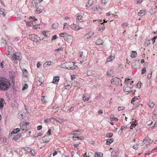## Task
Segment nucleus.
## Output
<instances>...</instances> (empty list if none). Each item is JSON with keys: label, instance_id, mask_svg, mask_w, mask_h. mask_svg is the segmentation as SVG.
Segmentation results:
<instances>
[{"label": "nucleus", "instance_id": "obj_6", "mask_svg": "<svg viewBox=\"0 0 157 157\" xmlns=\"http://www.w3.org/2000/svg\"><path fill=\"white\" fill-rule=\"evenodd\" d=\"M29 38L32 41L38 42L40 40V37L35 34H31L29 35Z\"/></svg>", "mask_w": 157, "mask_h": 157}, {"label": "nucleus", "instance_id": "obj_7", "mask_svg": "<svg viewBox=\"0 0 157 157\" xmlns=\"http://www.w3.org/2000/svg\"><path fill=\"white\" fill-rule=\"evenodd\" d=\"M100 22V24L98 25V31L102 33L105 29V26L104 25V22L101 23V20H99Z\"/></svg>", "mask_w": 157, "mask_h": 157}, {"label": "nucleus", "instance_id": "obj_61", "mask_svg": "<svg viewBox=\"0 0 157 157\" xmlns=\"http://www.w3.org/2000/svg\"><path fill=\"white\" fill-rule=\"evenodd\" d=\"M59 36L61 37H65V34L64 33H60L59 34Z\"/></svg>", "mask_w": 157, "mask_h": 157}, {"label": "nucleus", "instance_id": "obj_54", "mask_svg": "<svg viewBox=\"0 0 157 157\" xmlns=\"http://www.w3.org/2000/svg\"><path fill=\"white\" fill-rule=\"evenodd\" d=\"M146 71V69L145 67L143 68L141 70V74H143Z\"/></svg>", "mask_w": 157, "mask_h": 157}, {"label": "nucleus", "instance_id": "obj_13", "mask_svg": "<svg viewBox=\"0 0 157 157\" xmlns=\"http://www.w3.org/2000/svg\"><path fill=\"white\" fill-rule=\"evenodd\" d=\"M95 43L97 45H103L104 42L101 39L98 38L96 41Z\"/></svg>", "mask_w": 157, "mask_h": 157}, {"label": "nucleus", "instance_id": "obj_46", "mask_svg": "<svg viewBox=\"0 0 157 157\" xmlns=\"http://www.w3.org/2000/svg\"><path fill=\"white\" fill-rule=\"evenodd\" d=\"M52 117H51L50 118H47L44 120V121L45 123H47L51 121V119H52Z\"/></svg>", "mask_w": 157, "mask_h": 157}, {"label": "nucleus", "instance_id": "obj_55", "mask_svg": "<svg viewBox=\"0 0 157 157\" xmlns=\"http://www.w3.org/2000/svg\"><path fill=\"white\" fill-rule=\"evenodd\" d=\"M107 75L108 76L110 77L112 75V71L111 70L108 71L107 72Z\"/></svg>", "mask_w": 157, "mask_h": 157}, {"label": "nucleus", "instance_id": "obj_37", "mask_svg": "<svg viewBox=\"0 0 157 157\" xmlns=\"http://www.w3.org/2000/svg\"><path fill=\"white\" fill-rule=\"evenodd\" d=\"M110 119L112 121H117L118 119L113 115H111L110 117Z\"/></svg>", "mask_w": 157, "mask_h": 157}, {"label": "nucleus", "instance_id": "obj_22", "mask_svg": "<svg viewBox=\"0 0 157 157\" xmlns=\"http://www.w3.org/2000/svg\"><path fill=\"white\" fill-rule=\"evenodd\" d=\"M59 80V77L56 76L53 78L52 82L54 84H57Z\"/></svg>", "mask_w": 157, "mask_h": 157}, {"label": "nucleus", "instance_id": "obj_3", "mask_svg": "<svg viewBox=\"0 0 157 157\" xmlns=\"http://www.w3.org/2000/svg\"><path fill=\"white\" fill-rule=\"evenodd\" d=\"M29 122H21L20 124V129L22 130H27L29 128Z\"/></svg>", "mask_w": 157, "mask_h": 157}, {"label": "nucleus", "instance_id": "obj_50", "mask_svg": "<svg viewBox=\"0 0 157 157\" xmlns=\"http://www.w3.org/2000/svg\"><path fill=\"white\" fill-rule=\"evenodd\" d=\"M29 153L33 156H35L36 154L35 151L34 150H33L32 149L31 150V151H30V152Z\"/></svg>", "mask_w": 157, "mask_h": 157}, {"label": "nucleus", "instance_id": "obj_39", "mask_svg": "<svg viewBox=\"0 0 157 157\" xmlns=\"http://www.w3.org/2000/svg\"><path fill=\"white\" fill-rule=\"evenodd\" d=\"M60 67H61L63 68H67V66L66 62L65 63H63V64H61L60 65Z\"/></svg>", "mask_w": 157, "mask_h": 157}, {"label": "nucleus", "instance_id": "obj_30", "mask_svg": "<svg viewBox=\"0 0 157 157\" xmlns=\"http://www.w3.org/2000/svg\"><path fill=\"white\" fill-rule=\"evenodd\" d=\"M6 49L8 52V54H10L11 52L12 51L13 49V48L10 46H8L6 48Z\"/></svg>", "mask_w": 157, "mask_h": 157}, {"label": "nucleus", "instance_id": "obj_40", "mask_svg": "<svg viewBox=\"0 0 157 157\" xmlns=\"http://www.w3.org/2000/svg\"><path fill=\"white\" fill-rule=\"evenodd\" d=\"M42 11V9L39 8H37L36 10L35 11L36 13H40Z\"/></svg>", "mask_w": 157, "mask_h": 157}, {"label": "nucleus", "instance_id": "obj_58", "mask_svg": "<svg viewBox=\"0 0 157 157\" xmlns=\"http://www.w3.org/2000/svg\"><path fill=\"white\" fill-rule=\"evenodd\" d=\"M31 19L35 21H37V19L35 18V17L34 16L30 17H29V20H31Z\"/></svg>", "mask_w": 157, "mask_h": 157}, {"label": "nucleus", "instance_id": "obj_44", "mask_svg": "<svg viewBox=\"0 0 157 157\" xmlns=\"http://www.w3.org/2000/svg\"><path fill=\"white\" fill-rule=\"evenodd\" d=\"M125 109L124 106H119L118 108V111H122L124 110Z\"/></svg>", "mask_w": 157, "mask_h": 157}, {"label": "nucleus", "instance_id": "obj_16", "mask_svg": "<svg viewBox=\"0 0 157 157\" xmlns=\"http://www.w3.org/2000/svg\"><path fill=\"white\" fill-rule=\"evenodd\" d=\"M81 132L80 130H73L72 132V134L75 135H81Z\"/></svg>", "mask_w": 157, "mask_h": 157}, {"label": "nucleus", "instance_id": "obj_38", "mask_svg": "<svg viewBox=\"0 0 157 157\" xmlns=\"http://www.w3.org/2000/svg\"><path fill=\"white\" fill-rule=\"evenodd\" d=\"M149 106L151 108H153L155 105V103L153 102H150V101L148 103Z\"/></svg>", "mask_w": 157, "mask_h": 157}, {"label": "nucleus", "instance_id": "obj_9", "mask_svg": "<svg viewBox=\"0 0 157 157\" xmlns=\"http://www.w3.org/2000/svg\"><path fill=\"white\" fill-rule=\"evenodd\" d=\"M19 54L17 53H15L13 55V56L11 58L12 60L13 63H14L17 60H19L20 59V56H19Z\"/></svg>", "mask_w": 157, "mask_h": 157}, {"label": "nucleus", "instance_id": "obj_11", "mask_svg": "<svg viewBox=\"0 0 157 157\" xmlns=\"http://www.w3.org/2000/svg\"><path fill=\"white\" fill-rule=\"evenodd\" d=\"M71 28L72 29H73L75 31H77V30H79V29H81L82 28L80 27V26H78V25L76 24H73L72 25H71Z\"/></svg>", "mask_w": 157, "mask_h": 157}, {"label": "nucleus", "instance_id": "obj_35", "mask_svg": "<svg viewBox=\"0 0 157 157\" xmlns=\"http://www.w3.org/2000/svg\"><path fill=\"white\" fill-rule=\"evenodd\" d=\"M134 123H132L130 126V128L131 129H133V128L135 127L136 125L138 124V123L136 121L135 122L134 121Z\"/></svg>", "mask_w": 157, "mask_h": 157}, {"label": "nucleus", "instance_id": "obj_18", "mask_svg": "<svg viewBox=\"0 0 157 157\" xmlns=\"http://www.w3.org/2000/svg\"><path fill=\"white\" fill-rule=\"evenodd\" d=\"M51 61H47L43 64V67L45 68L48 67L51 65Z\"/></svg>", "mask_w": 157, "mask_h": 157}, {"label": "nucleus", "instance_id": "obj_52", "mask_svg": "<svg viewBox=\"0 0 157 157\" xmlns=\"http://www.w3.org/2000/svg\"><path fill=\"white\" fill-rule=\"evenodd\" d=\"M113 136V134L112 133H107L106 134V137H109V138L111 137H112Z\"/></svg>", "mask_w": 157, "mask_h": 157}, {"label": "nucleus", "instance_id": "obj_45", "mask_svg": "<svg viewBox=\"0 0 157 157\" xmlns=\"http://www.w3.org/2000/svg\"><path fill=\"white\" fill-rule=\"evenodd\" d=\"M50 36V34L48 32H46V34L45 35V37H44L43 39L42 40H44L45 39L46 37H49Z\"/></svg>", "mask_w": 157, "mask_h": 157}, {"label": "nucleus", "instance_id": "obj_5", "mask_svg": "<svg viewBox=\"0 0 157 157\" xmlns=\"http://www.w3.org/2000/svg\"><path fill=\"white\" fill-rule=\"evenodd\" d=\"M83 15L84 13H79L77 14V17L76 20L77 23L83 21Z\"/></svg>", "mask_w": 157, "mask_h": 157}, {"label": "nucleus", "instance_id": "obj_20", "mask_svg": "<svg viewBox=\"0 0 157 157\" xmlns=\"http://www.w3.org/2000/svg\"><path fill=\"white\" fill-rule=\"evenodd\" d=\"M21 137V135L18 134H17L14 136L13 138V140L18 141V140L20 139Z\"/></svg>", "mask_w": 157, "mask_h": 157}, {"label": "nucleus", "instance_id": "obj_33", "mask_svg": "<svg viewBox=\"0 0 157 157\" xmlns=\"http://www.w3.org/2000/svg\"><path fill=\"white\" fill-rule=\"evenodd\" d=\"M71 36L70 35H67L65 33V36L64 37V39L66 41L69 42V39H71Z\"/></svg>", "mask_w": 157, "mask_h": 157}, {"label": "nucleus", "instance_id": "obj_26", "mask_svg": "<svg viewBox=\"0 0 157 157\" xmlns=\"http://www.w3.org/2000/svg\"><path fill=\"white\" fill-rule=\"evenodd\" d=\"M93 1L92 0H89L86 4V7H89L91 6L93 4Z\"/></svg>", "mask_w": 157, "mask_h": 157}, {"label": "nucleus", "instance_id": "obj_2", "mask_svg": "<svg viewBox=\"0 0 157 157\" xmlns=\"http://www.w3.org/2000/svg\"><path fill=\"white\" fill-rule=\"evenodd\" d=\"M123 90L125 92H128L132 94H134L136 91L134 89L133 90V87H130L127 84H124Z\"/></svg>", "mask_w": 157, "mask_h": 157}, {"label": "nucleus", "instance_id": "obj_64", "mask_svg": "<svg viewBox=\"0 0 157 157\" xmlns=\"http://www.w3.org/2000/svg\"><path fill=\"white\" fill-rule=\"evenodd\" d=\"M57 38V36L56 35H54L53 36L52 38V41H53L55 39H56Z\"/></svg>", "mask_w": 157, "mask_h": 157}, {"label": "nucleus", "instance_id": "obj_32", "mask_svg": "<svg viewBox=\"0 0 157 157\" xmlns=\"http://www.w3.org/2000/svg\"><path fill=\"white\" fill-rule=\"evenodd\" d=\"M103 154L101 152H96L95 154L94 157H102Z\"/></svg>", "mask_w": 157, "mask_h": 157}, {"label": "nucleus", "instance_id": "obj_51", "mask_svg": "<svg viewBox=\"0 0 157 157\" xmlns=\"http://www.w3.org/2000/svg\"><path fill=\"white\" fill-rule=\"evenodd\" d=\"M128 24L127 23H124L122 24V27L123 28H125L127 26H128Z\"/></svg>", "mask_w": 157, "mask_h": 157}, {"label": "nucleus", "instance_id": "obj_21", "mask_svg": "<svg viewBox=\"0 0 157 157\" xmlns=\"http://www.w3.org/2000/svg\"><path fill=\"white\" fill-rule=\"evenodd\" d=\"M150 138L148 137H146L145 138L143 141V143L146 145H147L149 144V141H150Z\"/></svg>", "mask_w": 157, "mask_h": 157}, {"label": "nucleus", "instance_id": "obj_25", "mask_svg": "<svg viewBox=\"0 0 157 157\" xmlns=\"http://www.w3.org/2000/svg\"><path fill=\"white\" fill-rule=\"evenodd\" d=\"M20 128H17L14 129L12 132L11 133V135H12L13 134L17 133L20 131Z\"/></svg>", "mask_w": 157, "mask_h": 157}, {"label": "nucleus", "instance_id": "obj_4", "mask_svg": "<svg viewBox=\"0 0 157 157\" xmlns=\"http://www.w3.org/2000/svg\"><path fill=\"white\" fill-rule=\"evenodd\" d=\"M67 69H75L78 68L77 66L75 65V63L71 62H66Z\"/></svg>", "mask_w": 157, "mask_h": 157}, {"label": "nucleus", "instance_id": "obj_43", "mask_svg": "<svg viewBox=\"0 0 157 157\" xmlns=\"http://www.w3.org/2000/svg\"><path fill=\"white\" fill-rule=\"evenodd\" d=\"M28 85L26 83H25L22 89V90H26L27 88H28Z\"/></svg>", "mask_w": 157, "mask_h": 157}, {"label": "nucleus", "instance_id": "obj_28", "mask_svg": "<svg viewBox=\"0 0 157 157\" xmlns=\"http://www.w3.org/2000/svg\"><path fill=\"white\" fill-rule=\"evenodd\" d=\"M137 56V53L136 51H132V54L131 55V57L132 58H135Z\"/></svg>", "mask_w": 157, "mask_h": 157}, {"label": "nucleus", "instance_id": "obj_27", "mask_svg": "<svg viewBox=\"0 0 157 157\" xmlns=\"http://www.w3.org/2000/svg\"><path fill=\"white\" fill-rule=\"evenodd\" d=\"M151 41L150 40H147L144 42V45L145 47H147L151 44Z\"/></svg>", "mask_w": 157, "mask_h": 157}, {"label": "nucleus", "instance_id": "obj_36", "mask_svg": "<svg viewBox=\"0 0 157 157\" xmlns=\"http://www.w3.org/2000/svg\"><path fill=\"white\" fill-rule=\"evenodd\" d=\"M22 71L24 76L25 77L27 78L29 76V74L28 72L27 71V70L26 69L24 70H23Z\"/></svg>", "mask_w": 157, "mask_h": 157}, {"label": "nucleus", "instance_id": "obj_49", "mask_svg": "<svg viewBox=\"0 0 157 157\" xmlns=\"http://www.w3.org/2000/svg\"><path fill=\"white\" fill-rule=\"evenodd\" d=\"M32 149L31 148L29 147H26L25 149V150L27 152L29 153L30 152Z\"/></svg>", "mask_w": 157, "mask_h": 157}, {"label": "nucleus", "instance_id": "obj_8", "mask_svg": "<svg viewBox=\"0 0 157 157\" xmlns=\"http://www.w3.org/2000/svg\"><path fill=\"white\" fill-rule=\"evenodd\" d=\"M111 83L116 86H117L119 84L121 80L118 78H114L111 80Z\"/></svg>", "mask_w": 157, "mask_h": 157}, {"label": "nucleus", "instance_id": "obj_48", "mask_svg": "<svg viewBox=\"0 0 157 157\" xmlns=\"http://www.w3.org/2000/svg\"><path fill=\"white\" fill-rule=\"evenodd\" d=\"M45 96H42L41 97V101L43 103H45L46 102V101L45 100Z\"/></svg>", "mask_w": 157, "mask_h": 157}, {"label": "nucleus", "instance_id": "obj_19", "mask_svg": "<svg viewBox=\"0 0 157 157\" xmlns=\"http://www.w3.org/2000/svg\"><path fill=\"white\" fill-rule=\"evenodd\" d=\"M115 58V56H110L108 58L106 61L105 62V63H106L107 62H110L113 61Z\"/></svg>", "mask_w": 157, "mask_h": 157}, {"label": "nucleus", "instance_id": "obj_57", "mask_svg": "<svg viewBox=\"0 0 157 157\" xmlns=\"http://www.w3.org/2000/svg\"><path fill=\"white\" fill-rule=\"evenodd\" d=\"M152 71H151L150 73H149L147 75V78L148 79H150L152 77Z\"/></svg>", "mask_w": 157, "mask_h": 157}, {"label": "nucleus", "instance_id": "obj_62", "mask_svg": "<svg viewBox=\"0 0 157 157\" xmlns=\"http://www.w3.org/2000/svg\"><path fill=\"white\" fill-rule=\"evenodd\" d=\"M157 38V36L154 37L153 38L151 39V40L153 42V44L155 42V40H156Z\"/></svg>", "mask_w": 157, "mask_h": 157}, {"label": "nucleus", "instance_id": "obj_53", "mask_svg": "<svg viewBox=\"0 0 157 157\" xmlns=\"http://www.w3.org/2000/svg\"><path fill=\"white\" fill-rule=\"evenodd\" d=\"M89 97L88 98L87 97H86V96H84L83 97V101H88L89 99Z\"/></svg>", "mask_w": 157, "mask_h": 157}, {"label": "nucleus", "instance_id": "obj_15", "mask_svg": "<svg viewBox=\"0 0 157 157\" xmlns=\"http://www.w3.org/2000/svg\"><path fill=\"white\" fill-rule=\"evenodd\" d=\"M95 34L94 32H90L85 35V37L87 39H89L92 37Z\"/></svg>", "mask_w": 157, "mask_h": 157}, {"label": "nucleus", "instance_id": "obj_29", "mask_svg": "<svg viewBox=\"0 0 157 157\" xmlns=\"http://www.w3.org/2000/svg\"><path fill=\"white\" fill-rule=\"evenodd\" d=\"M114 141V140L113 139H107L106 140V145H109Z\"/></svg>", "mask_w": 157, "mask_h": 157}, {"label": "nucleus", "instance_id": "obj_12", "mask_svg": "<svg viewBox=\"0 0 157 157\" xmlns=\"http://www.w3.org/2000/svg\"><path fill=\"white\" fill-rule=\"evenodd\" d=\"M64 85L66 89L69 90L71 88L72 86V84L70 81H67L66 83H65Z\"/></svg>", "mask_w": 157, "mask_h": 157}, {"label": "nucleus", "instance_id": "obj_42", "mask_svg": "<svg viewBox=\"0 0 157 157\" xmlns=\"http://www.w3.org/2000/svg\"><path fill=\"white\" fill-rule=\"evenodd\" d=\"M138 98L137 96H135L131 100V103L132 104H134V102L136 101L138 99Z\"/></svg>", "mask_w": 157, "mask_h": 157}, {"label": "nucleus", "instance_id": "obj_31", "mask_svg": "<svg viewBox=\"0 0 157 157\" xmlns=\"http://www.w3.org/2000/svg\"><path fill=\"white\" fill-rule=\"evenodd\" d=\"M118 155V153L115 151H113L111 154L112 157H116Z\"/></svg>", "mask_w": 157, "mask_h": 157}, {"label": "nucleus", "instance_id": "obj_34", "mask_svg": "<svg viewBox=\"0 0 157 157\" xmlns=\"http://www.w3.org/2000/svg\"><path fill=\"white\" fill-rule=\"evenodd\" d=\"M145 14V11L144 10H140L138 13L139 15L141 16H143Z\"/></svg>", "mask_w": 157, "mask_h": 157}, {"label": "nucleus", "instance_id": "obj_60", "mask_svg": "<svg viewBox=\"0 0 157 157\" xmlns=\"http://www.w3.org/2000/svg\"><path fill=\"white\" fill-rule=\"evenodd\" d=\"M52 28L54 29H56L58 27V25L56 24H54L52 25Z\"/></svg>", "mask_w": 157, "mask_h": 157}, {"label": "nucleus", "instance_id": "obj_63", "mask_svg": "<svg viewBox=\"0 0 157 157\" xmlns=\"http://www.w3.org/2000/svg\"><path fill=\"white\" fill-rule=\"evenodd\" d=\"M108 0H101V3L105 4L107 2Z\"/></svg>", "mask_w": 157, "mask_h": 157}, {"label": "nucleus", "instance_id": "obj_56", "mask_svg": "<svg viewBox=\"0 0 157 157\" xmlns=\"http://www.w3.org/2000/svg\"><path fill=\"white\" fill-rule=\"evenodd\" d=\"M139 145L138 144H136L134 145L133 146V147L135 150H137L138 148Z\"/></svg>", "mask_w": 157, "mask_h": 157}, {"label": "nucleus", "instance_id": "obj_1", "mask_svg": "<svg viewBox=\"0 0 157 157\" xmlns=\"http://www.w3.org/2000/svg\"><path fill=\"white\" fill-rule=\"evenodd\" d=\"M11 84L9 80L6 78L0 77V90L6 91L10 88Z\"/></svg>", "mask_w": 157, "mask_h": 157}, {"label": "nucleus", "instance_id": "obj_59", "mask_svg": "<svg viewBox=\"0 0 157 157\" xmlns=\"http://www.w3.org/2000/svg\"><path fill=\"white\" fill-rule=\"evenodd\" d=\"M83 53L82 52H80L78 53V55L79 56V59H80V58H82L83 56Z\"/></svg>", "mask_w": 157, "mask_h": 157}, {"label": "nucleus", "instance_id": "obj_17", "mask_svg": "<svg viewBox=\"0 0 157 157\" xmlns=\"http://www.w3.org/2000/svg\"><path fill=\"white\" fill-rule=\"evenodd\" d=\"M6 15L5 10L2 8L0 9V16L1 17H4Z\"/></svg>", "mask_w": 157, "mask_h": 157}, {"label": "nucleus", "instance_id": "obj_23", "mask_svg": "<svg viewBox=\"0 0 157 157\" xmlns=\"http://www.w3.org/2000/svg\"><path fill=\"white\" fill-rule=\"evenodd\" d=\"M5 101L3 98H0V109H2L3 107Z\"/></svg>", "mask_w": 157, "mask_h": 157}, {"label": "nucleus", "instance_id": "obj_47", "mask_svg": "<svg viewBox=\"0 0 157 157\" xmlns=\"http://www.w3.org/2000/svg\"><path fill=\"white\" fill-rule=\"evenodd\" d=\"M142 83L141 82H139L137 84L136 86L138 88H140L141 86Z\"/></svg>", "mask_w": 157, "mask_h": 157}, {"label": "nucleus", "instance_id": "obj_14", "mask_svg": "<svg viewBox=\"0 0 157 157\" xmlns=\"http://www.w3.org/2000/svg\"><path fill=\"white\" fill-rule=\"evenodd\" d=\"M42 142L46 143L48 142L50 140V138L48 136H45L42 139Z\"/></svg>", "mask_w": 157, "mask_h": 157}, {"label": "nucleus", "instance_id": "obj_24", "mask_svg": "<svg viewBox=\"0 0 157 157\" xmlns=\"http://www.w3.org/2000/svg\"><path fill=\"white\" fill-rule=\"evenodd\" d=\"M36 24L35 23H32L31 21H29L27 22V25L29 26H34L33 28L36 29Z\"/></svg>", "mask_w": 157, "mask_h": 157}, {"label": "nucleus", "instance_id": "obj_41", "mask_svg": "<svg viewBox=\"0 0 157 157\" xmlns=\"http://www.w3.org/2000/svg\"><path fill=\"white\" fill-rule=\"evenodd\" d=\"M143 0H135V3L136 4H141Z\"/></svg>", "mask_w": 157, "mask_h": 157}, {"label": "nucleus", "instance_id": "obj_10", "mask_svg": "<svg viewBox=\"0 0 157 157\" xmlns=\"http://www.w3.org/2000/svg\"><path fill=\"white\" fill-rule=\"evenodd\" d=\"M133 81L130 79L126 78L125 80L124 84H127L130 87H133Z\"/></svg>", "mask_w": 157, "mask_h": 157}]
</instances>
